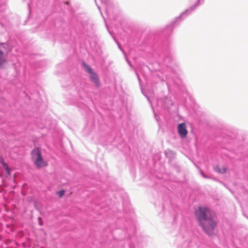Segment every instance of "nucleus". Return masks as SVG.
<instances>
[{
    "label": "nucleus",
    "mask_w": 248,
    "mask_h": 248,
    "mask_svg": "<svg viewBox=\"0 0 248 248\" xmlns=\"http://www.w3.org/2000/svg\"><path fill=\"white\" fill-rule=\"evenodd\" d=\"M38 127L41 129L44 128L45 127L46 128L51 129L54 127V126H53L52 125L47 126L46 124L45 126H41L40 125H38Z\"/></svg>",
    "instance_id": "obj_15"
},
{
    "label": "nucleus",
    "mask_w": 248,
    "mask_h": 248,
    "mask_svg": "<svg viewBox=\"0 0 248 248\" xmlns=\"http://www.w3.org/2000/svg\"><path fill=\"white\" fill-rule=\"evenodd\" d=\"M125 241L129 248H143L146 246L148 237L141 234H137L135 214L131 207L129 199L125 196Z\"/></svg>",
    "instance_id": "obj_1"
},
{
    "label": "nucleus",
    "mask_w": 248,
    "mask_h": 248,
    "mask_svg": "<svg viewBox=\"0 0 248 248\" xmlns=\"http://www.w3.org/2000/svg\"><path fill=\"white\" fill-rule=\"evenodd\" d=\"M90 78L92 82L94 83L96 87H98L99 85V80L97 74L93 72L90 75Z\"/></svg>",
    "instance_id": "obj_7"
},
{
    "label": "nucleus",
    "mask_w": 248,
    "mask_h": 248,
    "mask_svg": "<svg viewBox=\"0 0 248 248\" xmlns=\"http://www.w3.org/2000/svg\"><path fill=\"white\" fill-rule=\"evenodd\" d=\"M95 2H96V0H94ZM101 2L102 3H104L105 5H107L108 2V0H100ZM97 6V7H98V9H99V10L100 11V14L101 15H102V16L103 17V14H102V12L101 11V9H100V7L97 5V3H96Z\"/></svg>",
    "instance_id": "obj_11"
},
{
    "label": "nucleus",
    "mask_w": 248,
    "mask_h": 248,
    "mask_svg": "<svg viewBox=\"0 0 248 248\" xmlns=\"http://www.w3.org/2000/svg\"><path fill=\"white\" fill-rule=\"evenodd\" d=\"M2 163L3 165V166L5 167L6 172L9 175L10 174V168L8 167L7 165L5 163H4L3 161L2 162Z\"/></svg>",
    "instance_id": "obj_13"
},
{
    "label": "nucleus",
    "mask_w": 248,
    "mask_h": 248,
    "mask_svg": "<svg viewBox=\"0 0 248 248\" xmlns=\"http://www.w3.org/2000/svg\"><path fill=\"white\" fill-rule=\"evenodd\" d=\"M82 65L85 71L86 72L89 73L90 75L93 72L91 67L90 65L87 64L84 62H82Z\"/></svg>",
    "instance_id": "obj_10"
},
{
    "label": "nucleus",
    "mask_w": 248,
    "mask_h": 248,
    "mask_svg": "<svg viewBox=\"0 0 248 248\" xmlns=\"http://www.w3.org/2000/svg\"><path fill=\"white\" fill-rule=\"evenodd\" d=\"M57 193L59 197L60 198H61L64 195L65 191L63 190H62L58 191Z\"/></svg>",
    "instance_id": "obj_14"
},
{
    "label": "nucleus",
    "mask_w": 248,
    "mask_h": 248,
    "mask_svg": "<svg viewBox=\"0 0 248 248\" xmlns=\"http://www.w3.org/2000/svg\"><path fill=\"white\" fill-rule=\"evenodd\" d=\"M214 170L220 174H224L226 172V168L224 167H220L219 165H217L214 167Z\"/></svg>",
    "instance_id": "obj_8"
},
{
    "label": "nucleus",
    "mask_w": 248,
    "mask_h": 248,
    "mask_svg": "<svg viewBox=\"0 0 248 248\" xmlns=\"http://www.w3.org/2000/svg\"><path fill=\"white\" fill-rule=\"evenodd\" d=\"M82 65L85 71L86 72L89 73L90 75L93 72L91 67L90 65L87 64L84 62H82Z\"/></svg>",
    "instance_id": "obj_9"
},
{
    "label": "nucleus",
    "mask_w": 248,
    "mask_h": 248,
    "mask_svg": "<svg viewBox=\"0 0 248 248\" xmlns=\"http://www.w3.org/2000/svg\"><path fill=\"white\" fill-rule=\"evenodd\" d=\"M31 159L34 165L38 168L46 167L47 163L44 159L40 149L39 147L34 148L31 154Z\"/></svg>",
    "instance_id": "obj_3"
},
{
    "label": "nucleus",
    "mask_w": 248,
    "mask_h": 248,
    "mask_svg": "<svg viewBox=\"0 0 248 248\" xmlns=\"http://www.w3.org/2000/svg\"><path fill=\"white\" fill-rule=\"evenodd\" d=\"M196 166L197 168L199 170L201 175L203 178H209V177H208V176H207L205 174H204V173H203V171L201 169V168L199 166Z\"/></svg>",
    "instance_id": "obj_12"
},
{
    "label": "nucleus",
    "mask_w": 248,
    "mask_h": 248,
    "mask_svg": "<svg viewBox=\"0 0 248 248\" xmlns=\"http://www.w3.org/2000/svg\"><path fill=\"white\" fill-rule=\"evenodd\" d=\"M199 225L208 236L213 235L217 223L214 220L211 211L206 207L199 206L194 213Z\"/></svg>",
    "instance_id": "obj_2"
},
{
    "label": "nucleus",
    "mask_w": 248,
    "mask_h": 248,
    "mask_svg": "<svg viewBox=\"0 0 248 248\" xmlns=\"http://www.w3.org/2000/svg\"><path fill=\"white\" fill-rule=\"evenodd\" d=\"M164 154L166 157H167L169 159V162L170 163L173 160V159L175 157V154L172 151L167 149L164 151Z\"/></svg>",
    "instance_id": "obj_6"
},
{
    "label": "nucleus",
    "mask_w": 248,
    "mask_h": 248,
    "mask_svg": "<svg viewBox=\"0 0 248 248\" xmlns=\"http://www.w3.org/2000/svg\"><path fill=\"white\" fill-rule=\"evenodd\" d=\"M178 131L181 138L186 137L187 133L186 125L185 123H182L179 124L178 126Z\"/></svg>",
    "instance_id": "obj_4"
},
{
    "label": "nucleus",
    "mask_w": 248,
    "mask_h": 248,
    "mask_svg": "<svg viewBox=\"0 0 248 248\" xmlns=\"http://www.w3.org/2000/svg\"><path fill=\"white\" fill-rule=\"evenodd\" d=\"M4 47L0 45V68L6 62L5 55L4 53Z\"/></svg>",
    "instance_id": "obj_5"
},
{
    "label": "nucleus",
    "mask_w": 248,
    "mask_h": 248,
    "mask_svg": "<svg viewBox=\"0 0 248 248\" xmlns=\"http://www.w3.org/2000/svg\"><path fill=\"white\" fill-rule=\"evenodd\" d=\"M117 44V45L119 48V49L122 51V52L124 54V50L123 49V47L121 46L120 44L116 42Z\"/></svg>",
    "instance_id": "obj_16"
}]
</instances>
